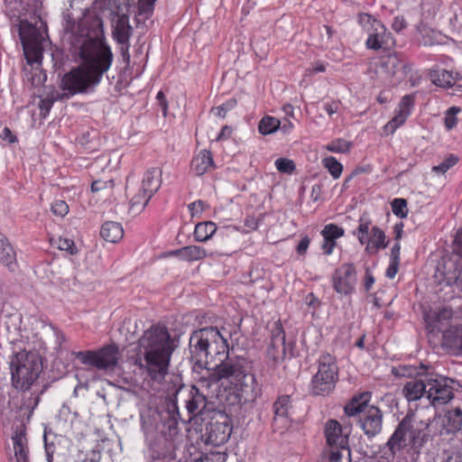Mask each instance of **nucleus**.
<instances>
[{"instance_id": "64", "label": "nucleus", "mask_w": 462, "mask_h": 462, "mask_svg": "<svg viewBox=\"0 0 462 462\" xmlns=\"http://www.w3.org/2000/svg\"><path fill=\"white\" fill-rule=\"evenodd\" d=\"M356 346L360 348H362L364 346V339L363 338H360L357 342H356Z\"/></svg>"}, {"instance_id": "41", "label": "nucleus", "mask_w": 462, "mask_h": 462, "mask_svg": "<svg viewBox=\"0 0 462 462\" xmlns=\"http://www.w3.org/2000/svg\"><path fill=\"white\" fill-rule=\"evenodd\" d=\"M156 0H139L138 1V14L145 18L149 17L153 11V5Z\"/></svg>"}, {"instance_id": "9", "label": "nucleus", "mask_w": 462, "mask_h": 462, "mask_svg": "<svg viewBox=\"0 0 462 462\" xmlns=\"http://www.w3.org/2000/svg\"><path fill=\"white\" fill-rule=\"evenodd\" d=\"M358 242L365 246L368 254L374 255L385 249L389 240L384 231L377 226L372 225L369 219L360 218L357 229L353 233Z\"/></svg>"}, {"instance_id": "60", "label": "nucleus", "mask_w": 462, "mask_h": 462, "mask_svg": "<svg viewBox=\"0 0 462 462\" xmlns=\"http://www.w3.org/2000/svg\"><path fill=\"white\" fill-rule=\"evenodd\" d=\"M457 249L462 255V231L457 233L456 237Z\"/></svg>"}, {"instance_id": "46", "label": "nucleus", "mask_w": 462, "mask_h": 462, "mask_svg": "<svg viewBox=\"0 0 462 462\" xmlns=\"http://www.w3.org/2000/svg\"><path fill=\"white\" fill-rule=\"evenodd\" d=\"M55 99H56L55 97H52L51 99H50V98L41 99L39 107H40L41 115L43 117H46L47 115L49 114Z\"/></svg>"}, {"instance_id": "19", "label": "nucleus", "mask_w": 462, "mask_h": 462, "mask_svg": "<svg viewBox=\"0 0 462 462\" xmlns=\"http://www.w3.org/2000/svg\"><path fill=\"white\" fill-rule=\"evenodd\" d=\"M167 256H175L186 262H195L204 259L207 256V251L199 245H188L168 252Z\"/></svg>"}, {"instance_id": "26", "label": "nucleus", "mask_w": 462, "mask_h": 462, "mask_svg": "<svg viewBox=\"0 0 462 462\" xmlns=\"http://www.w3.org/2000/svg\"><path fill=\"white\" fill-rule=\"evenodd\" d=\"M290 410V397L288 395L280 396L273 404L275 421L277 422L279 420H281L284 423V426H287Z\"/></svg>"}, {"instance_id": "43", "label": "nucleus", "mask_w": 462, "mask_h": 462, "mask_svg": "<svg viewBox=\"0 0 462 462\" xmlns=\"http://www.w3.org/2000/svg\"><path fill=\"white\" fill-rule=\"evenodd\" d=\"M51 211L54 215L63 217L69 213V206L64 200H55L51 204Z\"/></svg>"}, {"instance_id": "61", "label": "nucleus", "mask_w": 462, "mask_h": 462, "mask_svg": "<svg viewBox=\"0 0 462 462\" xmlns=\"http://www.w3.org/2000/svg\"><path fill=\"white\" fill-rule=\"evenodd\" d=\"M236 105V101L235 99H229L226 103L222 104L225 106L226 111H229L234 108Z\"/></svg>"}, {"instance_id": "24", "label": "nucleus", "mask_w": 462, "mask_h": 462, "mask_svg": "<svg viewBox=\"0 0 462 462\" xmlns=\"http://www.w3.org/2000/svg\"><path fill=\"white\" fill-rule=\"evenodd\" d=\"M0 261L11 271L16 267V254L7 239L0 235Z\"/></svg>"}, {"instance_id": "22", "label": "nucleus", "mask_w": 462, "mask_h": 462, "mask_svg": "<svg viewBox=\"0 0 462 462\" xmlns=\"http://www.w3.org/2000/svg\"><path fill=\"white\" fill-rule=\"evenodd\" d=\"M14 457L16 462H29L27 439L23 431H16L13 437Z\"/></svg>"}, {"instance_id": "35", "label": "nucleus", "mask_w": 462, "mask_h": 462, "mask_svg": "<svg viewBox=\"0 0 462 462\" xmlns=\"http://www.w3.org/2000/svg\"><path fill=\"white\" fill-rule=\"evenodd\" d=\"M323 238L337 240L345 235V230L334 224H328L321 231Z\"/></svg>"}, {"instance_id": "25", "label": "nucleus", "mask_w": 462, "mask_h": 462, "mask_svg": "<svg viewBox=\"0 0 462 462\" xmlns=\"http://www.w3.org/2000/svg\"><path fill=\"white\" fill-rule=\"evenodd\" d=\"M431 82L441 88L451 87L457 81V74L446 69H437L430 72Z\"/></svg>"}, {"instance_id": "28", "label": "nucleus", "mask_w": 462, "mask_h": 462, "mask_svg": "<svg viewBox=\"0 0 462 462\" xmlns=\"http://www.w3.org/2000/svg\"><path fill=\"white\" fill-rule=\"evenodd\" d=\"M206 398L199 392L197 387H192L189 396L186 401V408L189 413H197L205 407Z\"/></svg>"}, {"instance_id": "37", "label": "nucleus", "mask_w": 462, "mask_h": 462, "mask_svg": "<svg viewBox=\"0 0 462 462\" xmlns=\"http://www.w3.org/2000/svg\"><path fill=\"white\" fill-rule=\"evenodd\" d=\"M393 213L399 217H406L408 215L407 202L403 199H394L392 203Z\"/></svg>"}, {"instance_id": "55", "label": "nucleus", "mask_w": 462, "mask_h": 462, "mask_svg": "<svg viewBox=\"0 0 462 462\" xmlns=\"http://www.w3.org/2000/svg\"><path fill=\"white\" fill-rule=\"evenodd\" d=\"M157 99L160 100V105L163 111V116H166L167 109H168V104L165 100V96L162 91H159L157 94Z\"/></svg>"}, {"instance_id": "11", "label": "nucleus", "mask_w": 462, "mask_h": 462, "mask_svg": "<svg viewBox=\"0 0 462 462\" xmlns=\"http://www.w3.org/2000/svg\"><path fill=\"white\" fill-rule=\"evenodd\" d=\"M359 23L367 31L368 37L365 45L368 49H389L394 45V41L385 26L368 14H362L358 18Z\"/></svg>"}, {"instance_id": "51", "label": "nucleus", "mask_w": 462, "mask_h": 462, "mask_svg": "<svg viewBox=\"0 0 462 462\" xmlns=\"http://www.w3.org/2000/svg\"><path fill=\"white\" fill-rule=\"evenodd\" d=\"M392 27L395 32H401L402 29L406 27L404 18L400 16L395 17Z\"/></svg>"}, {"instance_id": "6", "label": "nucleus", "mask_w": 462, "mask_h": 462, "mask_svg": "<svg viewBox=\"0 0 462 462\" xmlns=\"http://www.w3.org/2000/svg\"><path fill=\"white\" fill-rule=\"evenodd\" d=\"M371 393L365 392L355 395L345 406V412L352 417L359 415V424L367 437H374L383 428V413L377 407L370 405Z\"/></svg>"}, {"instance_id": "49", "label": "nucleus", "mask_w": 462, "mask_h": 462, "mask_svg": "<svg viewBox=\"0 0 462 462\" xmlns=\"http://www.w3.org/2000/svg\"><path fill=\"white\" fill-rule=\"evenodd\" d=\"M399 264H400L399 262L390 261L389 266L387 267L386 273H385V275L389 279H393L395 277V275L398 272V269H399Z\"/></svg>"}, {"instance_id": "50", "label": "nucleus", "mask_w": 462, "mask_h": 462, "mask_svg": "<svg viewBox=\"0 0 462 462\" xmlns=\"http://www.w3.org/2000/svg\"><path fill=\"white\" fill-rule=\"evenodd\" d=\"M400 254H401V245L399 242H396L391 250V259L393 262L400 263Z\"/></svg>"}, {"instance_id": "59", "label": "nucleus", "mask_w": 462, "mask_h": 462, "mask_svg": "<svg viewBox=\"0 0 462 462\" xmlns=\"http://www.w3.org/2000/svg\"><path fill=\"white\" fill-rule=\"evenodd\" d=\"M394 233H395V239L397 240V242H399V240L402 237V224H397L394 226Z\"/></svg>"}, {"instance_id": "40", "label": "nucleus", "mask_w": 462, "mask_h": 462, "mask_svg": "<svg viewBox=\"0 0 462 462\" xmlns=\"http://www.w3.org/2000/svg\"><path fill=\"white\" fill-rule=\"evenodd\" d=\"M460 107L451 106L445 114V126L448 130H451L457 125V115L460 112Z\"/></svg>"}, {"instance_id": "13", "label": "nucleus", "mask_w": 462, "mask_h": 462, "mask_svg": "<svg viewBox=\"0 0 462 462\" xmlns=\"http://www.w3.org/2000/svg\"><path fill=\"white\" fill-rule=\"evenodd\" d=\"M350 428L342 427L338 421L329 420L325 425V436L327 443L331 448L346 449L348 446V436Z\"/></svg>"}, {"instance_id": "16", "label": "nucleus", "mask_w": 462, "mask_h": 462, "mask_svg": "<svg viewBox=\"0 0 462 462\" xmlns=\"http://www.w3.org/2000/svg\"><path fill=\"white\" fill-rule=\"evenodd\" d=\"M285 351V332L281 323L275 322L272 330V338L267 348V355L274 362H279L284 358Z\"/></svg>"}, {"instance_id": "42", "label": "nucleus", "mask_w": 462, "mask_h": 462, "mask_svg": "<svg viewBox=\"0 0 462 462\" xmlns=\"http://www.w3.org/2000/svg\"><path fill=\"white\" fill-rule=\"evenodd\" d=\"M226 454L222 452H210L203 455L195 462H226Z\"/></svg>"}, {"instance_id": "10", "label": "nucleus", "mask_w": 462, "mask_h": 462, "mask_svg": "<svg viewBox=\"0 0 462 462\" xmlns=\"http://www.w3.org/2000/svg\"><path fill=\"white\" fill-rule=\"evenodd\" d=\"M74 356L82 365H91L100 370L114 369L119 360V350L115 345L106 346L97 351H79Z\"/></svg>"}, {"instance_id": "58", "label": "nucleus", "mask_w": 462, "mask_h": 462, "mask_svg": "<svg viewBox=\"0 0 462 462\" xmlns=\"http://www.w3.org/2000/svg\"><path fill=\"white\" fill-rule=\"evenodd\" d=\"M212 111L216 116L219 117H224L226 113L225 106H223L222 105L215 107Z\"/></svg>"}, {"instance_id": "47", "label": "nucleus", "mask_w": 462, "mask_h": 462, "mask_svg": "<svg viewBox=\"0 0 462 462\" xmlns=\"http://www.w3.org/2000/svg\"><path fill=\"white\" fill-rule=\"evenodd\" d=\"M336 245L337 242L335 240L323 238V244L321 245V248L324 254H326L327 255H330L333 253Z\"/></svg>"}, {"instance_id": "39", "label": "nucleus", "mask_w": 462, "mask_h": 462, "mask_svg": "<svg viewBox=\"0 0 462 462\" xmlns=\"http://www.w3.org/2000/svg\"><path fill=\"white\" fill-rule=\"evenodd\" d=\"M457 161H458V159H457V156L449 155L442 162H440L439 164L434 166L432 168V171L437 172V173H439V174H444L451 167H453L457 162Z\"/></svg>"}, {"instance_id": "23", "label": "nucleus", "mask_w": 462, "mask_h": 462, "mask_svg": "<svg viewBox=\"0 0 462 462\" xmlns=\"http://www.w3.org/2000/svg\"><path fill=\"white\" fill-rule=\"evenodd\" d=\"M100 235L107 242L117 243L124 236V229L120 223L107 221L103 224Z\"/></svg>"}, {"instance_id": "20", "label": "nucleus", "mask_w": 462, "mask_h": 462, "mask_svg": "<svg viewBox=\"0 0 462 462\" xmlns=\"http://www.w3.org/2000/svg\"><path fill=\"white\" fill-rule=\"evenodd\" d=\"M215 164L212 154L208 150H201L192 159L191 171L197 176H202L207 171L214 169Z\"/></svg>"}, {"instance_id": "38", "label": "nucleus", "mask_w": 462, "mask_h": 462, "mask_svg": "<svg viewBox=\"0 0 462 462\" xmlns=\"http://www.w3.org/2000/svg\"><path fill=\"white\" fill-rule=\"evenodd\" d=\"M276 169L282 173L291 174L295 170V163L287 158H279L274 162Z\"/></svg>"}, {"instance_id": "53", "label": "nucleus", "mask_w": 462, "mask_h": 462, "mask_svg": "<svg viewBox=\"0 0 462 462\" xmlns=\"http://www.w3.org/2000/svg\"><path fill=\"white\" fill-rule=\"evenodd\" d=\"M326 69V66L324 63L318 61L316 62L311 69H308L306 70L307 73H317V72H323Z\"/></svg>"}, {"instance_id": "17", "label": "nucleus", "mask_w": 462, "mask_h": 462, "mask_svg": "<svg viewBox=\"0 0 462 462\" xmlns=\"http://www.w3.org/2000/svg\"><path fill=\"white\" fill-rule=\"evenodd\" d=\"M26 31L34 34L35 30L30 26H24L23 24H22L19 29V35L22 41L27 62L30 64L39 63L41 62L42 59L41 50L33 42V40L30 36H27Z\"/></svg>"}, {"instance_id": "31", "label": "nucleus", "mask_w": 462, "mask_h": 462, "mask_svg": "<svg viewBox=\"0 0 462 462\" xmlns=\"http://www.w3.org/2000/svg\"><path fill=\"white\" fill-rule=\"evenodd\" d=\"M321 163L333 179H338L343 171V165L333 156L324 157Z\"/></svg>"}, {"instance_id": "33", "label": "nucleus", "mask_w": 462, "mask_h": 462, "mask_svg": "<svg viewBox=\"0 0 462 462\" xmlns=\"http://www.w3.org/2000/svg\"><path fill=\"white\" fill-rule=\"evenodd\" d=\"M51 244L61 251H65L69 254H75L77 253V247L73 240L66 237H53L51 238Z\"/></svg>"}, {"instance_id": "54", "label": "nucleus", "mask_w": 462, "mask_h": 462, "mask_svg": "<svg viewBox=\"0 0 462 462\" xmlns=\"http://www.w3.org/2000/svg\"><path fill=\"white\" fill-rule=\"evenodd\" d=\"M337 107L338 106L335 101L328 102L324 105V109L329 116H332L335 113H337Z\"/></svg>"}, {"instance_id": "27", "label": "nucleus", "mask_w": 462, "mask_h": 462, "mask_svg": "<svg viewBox=\"0 0 462 462\" xmlns=\"http://www.w3.org/2000/svg\"><path fill=\"white\" fill-rule=\"evenodd\" d=\"M217 225L212 221L198 223L194 229V238L198 242H207L217 232Z\"/></svg>"}, {"instance_id": "45", "label": "nucleus", "mask_w": 462, "mask_h": 462, "mask_svg": "<svg viewBox=\"0 0 462 462\" xmlns=\"http://www.w3.org/2000/svg\"><path fill=\"white\" fill-rule=\"evenodd\" d=\"M188 208L192 217H198L204 211L205 203L202 200H197L190 203Z\"/></svg>"}, {"instance_id": "21", "label": "nucleus", "mask_w": 462, "mask_h": 462, "mask_svg": "<svg viewBox=\"0 0 462 462\" xmlns=\"http://www.w3.org/2000/svg\"><path fill=\"white\" fill-rule=\"evenodd\" d=\"M162 184V171L159 168H152L147 171L143 178L142 191L152 197L158 191Z\"/></svg>"}, {"instance_id": "44", "label": "nucleus", "mask_w": 462, "mask_h": 462, "mask_svg": "<svg viewBox=\"0 0 462 462\" xmlns=\"http://www.w3.org/2000/svg\"><path fill=\"white\" fill-rule=\"evenodd\" d=\"M389 68V79L393 78L396 73L399 67H402L399 60L395 56H389L388 60L383 64V68Z\"/></svg>"}, {"instance_id": "30", "label": "nucleus", "mask_w": 462, "mask_h": 462, "mask_svg": "<svg viewBox=\"0 0 462 462\" xmlns=\"http://www.w3.org/2000/svg\"><path fill=\"white\" fill-rule=\"evenodd\" d=\"M281 126L279 119L273 116H264L259 123L258 130L262 134H271L278 130Z\"/></svg>"}, {"instance_id": "57", "label": "nucleus", "mask_w": 462, "mask_h": 462, "mask_svg": "<svg viewBox=\"0 0 462 462\" xmlns=\"http://www.w3.org/2000/svg\"><path fill=\"white\" fill-rule=\"evenodd\" d=\"M231 132H232L231 128H229L228 126H225L222 128L221 133L218 134L217 139L221 140L224 138H227L230 136Z\"/></svg>"}, {"instance_id": "32", "label": "nucleus", "mask_w": 462, "mask_h": 462, "mask_svg": "<svg viewBox=\"0 0 462 462\" xmlns=\"http://www.w3.org/2000/svg\"><path fill=\"white\" fill-rule=\"evenodd\" d=\"M151 198V196L143 192L141 189L140 191L131 199L130 209L134 213H140L148 204Z\"/></svg>"}, {"instance_id": "36", "label": "nucleus", "mask_w": 462, "mask_h": 462, "mask_svg": "<svg viewBox=\"0 0 462 462\" xmlns=\"http://www.w3.org/2000/svg\"><path fill=\"white\" fill-rule=\"evenodd\" d=\"M447 420L451 430H457L462 426V410L455 408L447 413Z\"/></svg>"}, {"instance_id": "63", "label": "nucleus", "mask_w": 462, "mask_h": 462, "mask_svg": "<svg viewBox=\"0 0 462 462\" xmlns=\"http://www.w3.org/2000/svg\"><path fill=\"white\" fill-rule=\"evenodd\" d=\"M283 110L287 115L292 116L293 115V107L291 105H286L283 106Z\"/></svg>"}, {"instance_id": "14", "label": "nucleus", "mask_w": 462, "mask_h": 462, "mask_svg": "<svg viewBox=\"0 0 462 462\" xmlns=\"http://www.w3.org/2000/svg\"><path fill=\"white\" fill-rule=\"evenodd\" d=\"M413 106L414 98L411 95L402 97L395 109L394 116L384 125V132L393 134L406 122L411 114Z\"/></svg>"}, {"instance_id": "62", "label": "nucleus", "mask_w": 462, "mask_h": 462, "mask_svg": "<svg viewBox=\"0 0 462 462\" xmlns=\"http://www.w3.org/2000/svg\"><path fill=\"white\" fill-rule=\"evenodd\" d=\"M294 125L291 121H287L282 126V129L284 133H290L293 129Z\"/></svg>"}, {"instance_id": "18", "label": "nucleus", "mask_w": 462, "mask_h": 462, "mask_svg": "<svg viewBox=\"0 0 462 462\" xmlns=\"http://www.w3.org/2000/svg\"><path fill=\"white\" fill-rule=\"evenodd\" d=\"M442 345L457 355L462 354V325L446 329L442 336Z\"/></svg>"}, {"instance_id": "7", "label": "nucleus", "mask_w": 462, "mask_h": 462, "mask_svg": "<svg viewBox=\"0 0 462 462\" xmlns=\"http://www.w3.org/2000/svg\"><path fill=\"white\" fill-rule=\"evenodd\" d=\"M42 366L38 354L25 351L17 353L10 365L14 386L16 389L27 390L38 378Z\"/></svg>"}, {"instance_id": "52", "label": "nucleus", "mask_w": 462, "mask_h": 462, "mask_svg": "<svg viewBox=\"0 0 462 462\" xmlns=\"http://www.w3.org/2000/svg\"><path fill=\"white\" fill-rule=\"evenodd\" d=\"M374 278L372 274V273L367 269L365 271V283H364V286H365V291H370L372 286L374 285Z\"/></svg>"}, {"instance_id": "4", "label": "nucleus", "mask_w": 462, "mask_h": 462, "mask_svg": "<svg viewBox=\"0 0 462 462\" xmlns=\"http://www.w3.org/2000/svg\"><path fill=\"white\" fill-rule=\"evenodd\" d=\"M459 383L442 375H431L423 379H411L404 384L402 394L408 402H415L427 395L431 404H444L453 398Z\"/></svg>"}, {"instance_id": "15", "label": "nucleus", "mask_w": 462, "mask_h": 462, "mask_svg": "<svg viewBox=\"0 0 462 462\" xmlns=\"http://www.w3.org/2000/svg\"><path fill=\"white\" fill-rule=\"evenodd\" d=\"M163 425L162 429V434L166 440V451L163 456L170 454L175 448L176 442L180 439V432L179 428L178 419L175 413L167 412L163 416Z\"/></svg>"}, {"instance_id": "12", "label": "nucleus", "mask_w": 462, "mask_h": 462, "mask_svg": "<svg viewBox=\"0 0 462 462\" xmlns=\"http://www.w3.org/2000/svg\"><path fill=\"white\" fill-rule=\"evenodd\" d=\"M357 283L356 269L353 263H344L332 275L333 289L341 295H351Z\"/></svg>"}, {"instance_id": "34", "label": "nucleus", "mask_w": 462, "mask_h": 462, "mask_svg": "<svg viewBox=\"0 0 462 462\" xmlns=\"http://www.w3.org/2000/svg\"><path fill=\"white\" fill-rule=\"evenodd\" d=\"M352 143L344 139H337L326 144L324 148L331 152L346 153L349 152Z\"/></svg>"}, {"instance_id": "29", "label": "nucleus", "mask_w": 462, "mask_h": 462, "mask_svg": "<svg viewBox=\"0 0 462 462\" xmlns=\"http://www.w3.org/2000/svg\"><path fill=\"white\" fill-rule=\"evenodd\" d=\"M452 316V311L450 309H443L439 312H430L425 313L424 319L428 327L430 328V330L433 332L435 330L439 329V323H441L443 319H448Z\"/></svg>"}, {"instance_id": "5", "label": "nucleus", "mask_w": 462, "mask_h": 462, "mask_svg": "<svg viewBox=\"0 0 462 462\" xmlns=\"http://www.w3.org/2000/svg\"><path fill=\"white\" fill-rule=\"evenodd\" d=\"M429 420H418L414 414H407L399 423L386 446L394 456L410 448H418L427 440L426 430Z\"/></svg>"}, {"instance_id": "48", "label": "nucleus", "mask_w": 462, "mask_h": 462, "mask_svg": "<svg viewBox=\"0 0 462 462\" xmlns=\"http://www.w3.org/2000/svg\"><path fill=\"white\" fill-rule=\"evenodd\" d=\"M310 240L308 236H304L300 239V243L297 245V253L299 254H306L309 245H310Z\"/></svg>"}, {"instance_id": "3", "label": "nucleus", "mask_w": 462, "mask_h": 462, "mask_svg": "<svg viewBox=\"0 0 462 462\" xmlns=\"http://www.w3.org/2000/svg\"><path fill=\"white\" fill-rule=\"evenodd\" d=\"M172 352V342L167 328L153 326L145 330L138 340L135 362L152 379L161 380L168 373Z\"/></svg>"}, {"instance_id": "8", "label": "nucleus", "mask_w": 462, "mask_h": 462, "mask_svg": "<svg viewBox=\"0 0 462 462\" xmlns=\"http://www.w3.org/2000/svg\"><path fill=\"white\" fill-rule=\"evenodd\" d=\"M337 373L335 358L328 354L321 356L319 360L318 372L311 380L312 393L316 395L330 393L337 380Z\"/></svg>"}, {"instance_id": "1", "label": "nucleus", "mask_w": 462, "mask_h": 462, "mask_svg": "<svg viewBox=\"0 0 462 462\" xmlns=\"http://www.w3.org/2000/svg\"><path fill=\"white\" fill-rule=\"evenodd\" d=\"M189 350L195 365L213 369L212 381L224 390L230 404H251L261 395L252 362L243 356H227L228 344L224 332L213 327L193 332Z\"/></svg>"}, {"instance_id": "2", "label": "nucleus", "mask_w": 462, "mask_h": 462, "mask_svg": "<svg viewBox=\"0 0 462 462\" xmlns=\"http://www.w3.org/2000/svg\"><path fill=\"white\" fill-rule=\"evenodd\" d=\"M102 4L97 1L78 23L71 19V16L74 19V14H63L65 37L71 51L81 60L79 66L65 74L61 80V88L71 95L87 92L97 86L103 74L111 67L113 54L104 42L102 21L97 14Z\"/></svg>"}, {"instance_id": "56", "label": "nucleus", "mask_w": 462, "mask_h": 462, "mask_svg": "<svg viewBox=\"0 0 462 462\" xmlns=\"http://www.w3.org/2000/svg\"><path fill=\"white\" fill-rule=\"evenodd\" d=\"M106 182H103L101 180H95L92 182L91 189L92 191H98L105 188Z\"/></svg>"}]
</instances>
